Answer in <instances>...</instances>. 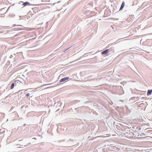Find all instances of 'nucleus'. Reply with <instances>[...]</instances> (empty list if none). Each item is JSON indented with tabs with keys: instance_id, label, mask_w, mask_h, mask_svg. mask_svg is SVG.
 I'll use <instances>...</instances> for the list:
<instances>
[{
	"instance_id": "nucleus-3",
	"label": "nucleus",
	"mask_w": 152,
	"mask_h": 152,
	"mask_svg": "<svg viewBox=\"0 0 152 152\" xmlns=\"http://www.w3.org/2000/svg\"><path fill=\"white\" fill-rule=\"evenodd\" d=\"M110 53V50L107 49L101 52L102 55H106L108 53Z\"/></svg>"
},
{
	"instance_id": "nucleus-4",
	"label": "nucleus",
	"mask_w": 152,
	"mask_h": 152,
	"mask_svg": "<svg viewBox=\"0 0 152 152\" xmlns=\"http://www.w3.org/2000/svg\"><path fill=\"white\" fill-rule=\"evenodd\" d=\"M152 92V90H149L148 91L147 93V95L148 96H149L151 94Z\"/></svg>"
},
{
	"instance_id": "nucleus-16",
	"label": "nucleus",
	"mask_w": 152,
	"mask_h": 152,
	"mask_svg": "<svg viewBox=\"0 0 152 152\" xmlns=\"http://www.w3.org/2000/svg\"><path fill=\"white\" fill-rule=\"evenodd\" d=\"M33 139H36V138H34Z\"/></svg>"
},
{
	"instance_id": "nucleus-13",
	"label": "nucleus",
	"mask_w": 152,
	"mask_h": 152,
	"mask_svg": "<svg viewBox=\"0 0 152 152\" xmlns=\"http://www.w3.org/2000/svg\"><path fill=\"white\" fill-rule=\"evenodd\" d=\"M30 143H28L27 144V145L28 146H29L30 145Z\"/></svg>"
},
{
	"instance_id": "nucleus-5",
	"label": "nucleus",
	"mask_w": 152,
	"mask_h": 152,
	"mask_svg": "<svg viewBox=\"0 0 152 152\" xmlns=\"http://www.w3.org/2000/svg\"><path fill=\"white\" fill-rule=\"evenodd\" d=\"M30 4V3L28 2H26L24 3L23 4V5L25 6L28 5H29Z\"/></svg>"
},
{
	"instance_id": "nucleus-7",
	"label": "nucleus",
	"mask_w": 152,
	"mask_h": 152,
	"mask_svg": "<svg viewBox=\"0 0 152 152\" xmlns=\"http://www.w3.org/2000/svg\"><path fill=\"white\" fill-rule=\"evenodd\" d=\"M108 49L110 50V53L111 52H113V53L114 52V49H112V48H110Z\"/></svg>"
},
{
	"instance_id": "nucleus-1",
	"label": "nucleus",
	"mask_w": 152,
	"mask_h": 152,
	"mask_svg": "<svg viewBox=\"0 0 152 152\" xmlns=\"http://www.w3.org/2000/svg\"><path fill=\"white\" fill-rule=\"evenodd\" d=\"M113 92L115 94H121L123 93V90L121 86H116L114 87L113 88Z\"/></svg>"
},
{
	"instance_id": "nucleus-12",
	"label": "nucleus",
	"mask_w": 152,
	"mask_h": 152,
	"mask_svg": "<svg viewBox=\"0 0 152 152\" xmlns=\"http://www.w3.org/2000/svg\"><path fill=\"white\" fill-rule=\"evenodd\" d=\"M59 128L58 127V128H57V131H58V133H60V132H58V130H59Z\"/></svg>"
},
{
	"instance_id": "nucleus-2",
	"label": "nucleus",
	"mask_w": 152,
	"mask_h": 152,
	"mask_svg": "<svg viewBox=\"0 0 152 152\" xmlns=\"http://www.w3.org/2000/svg\"><path fill=\"white\" fill-rule=\"evenodd\" d=\"M69 78V77H66L62 78L60 80L59 82L60 83H62L67 82Z\"/></svg>"
},
{
	"instance_id": "nucleus-11",
	"label": "nucleus",
	"mask_w": 152,
	"mask_h": 152,
	"mask_svg": "<svg viewBox=\"0 0 152 152\" xmlns=\"http://www.w3.org/2000/svg\"><path fill=\"white\" fill-rule=\"evenodd\" d=\"M26 95L27 96H29V94L28 93V94H26Z\"/></svg>"
},
{
	"instance_id": "nucleus-15",
	"label": "nucleus",
	"mask_w": 152,
	"mask_h": 152,
	"mask_svg": "<svg viewBox=\"0 0 152 152\" xmlns=\"http://www.w3.org/2000/svg\"><path fill=\"white\" fill-rule=\"evenodd\" d=\"M60 2V1H58L57 2H58V3H59V2Z\"/></svg>"
},
{
	"instance_id": "nucleus-9",
	"label": "nucleus",
	"mask_w": 152,
	"mask_h": 152,
	"mask_svg": "<svg viewBox=\"0 0 152 152\" xmlns=\"http://www.w3.org/2000/svg\"><path fill=\"white\" fill-rule=\"evenodd\" d=\"M124 5H125V3L124 2H123L121 4V6H122V7H124Z\"/></svg>"
},
{
	"instance_id": "nucleus-10",
	"label": "nucleus",
	"mask_w": 152,
	"mask_h": 152,
	"mask_svg": "<svg viewBox=\"0 0 152 152\" xmlns=\"http://www.w3.org/2000/svg\"><path fill=\"white\" fill-rule=\"evenodd\" d=\"M123 8H124L123 7H122L121 6L120 9H119V10H122L123 9Z\"/></svg>"
},
{
	"instance_id": "nucleus-14",
	"label": "nucleus",
	"mask_w": 152,
	"mask_h": 152,
	"mask_svg": "<svg viewBox=\"0 0 152 152\" xmlns=\"http://www.w3.org/2000/svg\"><path fill=\"white\" fill-rule=\"evenodd\" d=\"M26 124H24V125H24V126H26Z\"/></svg>"
},
{
	"instance_id": "nucleus-6",
	"label": "nucleus",
	"mask_w": 152,
	"mask_h": 152,
	"mask_svg": "<svg viewBox=\"0 0 152 152\" xmlns=\"http://www.w3.org/2000/svg\"><path fill=\"white\" fill-rule=\"evenodd\" d=\"M14 85H15V84L14 83H12V84H11V88H10L11 89H12L13 88H14Z\"/></svg>"
},
{
	"instance_id": "nucleus-8",
	"label": "nucleus",
	"mask_w": 152,
	"mask_h": 152,
	"mask_svg": "<svg viewBox=\"0 0 152 152\" xmlns=\"http://www.w3.org/2000/svg\"><path fill=\"white\" fill-rule=\"evenodd\" d=\"M124 5H125V3L124 2H123L121 4V6H122V7H124Z\"/></svg>"
}]
</instances>
